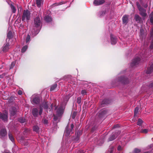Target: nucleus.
Segmentation results:
<instances>
[{"label": "nucleus", "mask_w": 153, "mask_h": 153, "mask_svg": "<svg viewBox=\"0 0 153 153\" xmlns=\"http://www.w3.org/2000/svg\"><path fill=\"white\" fill-rule=\"evenodd\" d=\"M41 24V21L40 18L39 17H36L34 20L33 27L31 29V31L33 35H36L38 33Z\"/></svg>", "instance_id": "1"}, {"label": "nucleus", "mask_w": 153, "mask_h": 153, "mask_svg": "<svg viewBox=\"0 0 153 153\" xmlns=\"http://www.w3.org/2000/svg\"><path fill=\"white\" fill-rule=\"evenodd\" d=\"M30 11L27 10H24L23 11L22 17V20L23 21H28L30 18Z\"/></svg>", "instance_id": "2"}, {"label": "nucleus", "mask_w": 153, "mask_h": 153, "mask_svg": "<svg viewBox=\"0 0 153 153\" xmlns=\"http://www.w3.org/2000/svg\"><path fill=\"white\" fill-rule=\"evenodd\" d=\"M0 118L2 119L4 121H7V112L5 111L4 113H0Z\"/></svg>", "instance_id": "3"}, {"label": "nucleus", "mask_w": 153, "mask_h": 153, "mask_svg": "<svg viewBox=\"0 0 153 153\" xmlns=\"http://www.w3.org/2000/svg\"><path fill=\"white\" fill-rule=\"evenodd\" d=\"M48 106L47 104V102H44L42 105L40 106V110L39 113V114L41 115L42 114V107L44 108L45 109L47 110L48 108Z\"/></svg>", "instance_id": "4"}, {"label": "nucleus", "mask_w": 153, "mask_h": 153, "mask_svg": "<svg viewBox=\"0 0 153 153\" xmlns=\"http://www.w3.org/2000/svg\"><path fill=\"white\" fill-rule=\"evenodd\" d=\"M139 11H140V14L143 17V19H144L147 15L146 13V10L143 8L142 9H140Z\"/></svg>", "instance_id": "5"}, {"label": "nucleus", "mask_w": 153, "mask_h": 153, "mask_svg": "<svg viewBox=\"0 0 153 153\" xmlns=\"http://www.w3.org/2000/svg\"><path fill=\"white\" fill-rule=\"evenodd\" d=\"M39 99L38 96H33V98L32 100V103L33 104H37L39 103Z\"/></svg>", "instance_id": "6"}, {"label": "nucleus", "mask_w": 153, "mask_h": 153, "mask_svg": "<svg viewBox=\"0 0 153 153\" xmlns=\"http://www.w3.org/2000/svg\"><path fill=\"white\" fill-rule=\"evenodd\" d=\"M105 2L104 0H95L93 2L96 6L99 5L103 4Z\"/></svg>", "instance_id": "7"}, {"label": "nucleus", "mask_w": 153, "mask_h": 153, "mask_svg": "<svg viewBox=\"0 0 153 153\" xmlns=\"http://www.w3.org/2000/svg\"><path fill=\"white\" fill-rule=\"evenodd\" d=\"M140 60V59L139 57L136 58L134 59L131 64L132 66H133L138 64Z\"/></svg>", "instance_id": "8"}, {"label": "nucleus", "mask_w": 153, "mask_h": 153, "mask_svg": "<svg viewBox=\"0 0 153 153\" xmlns=\"http://www.w3.org/2000/svg\"><path fill=\"white\" fill-rule=\"evenodd\" d=\"M11 117L13 116L16 114V110L15 108L13 107L11 108L10 110Z\"/></svg>", "instance_id": "9"}, {"label": "nucleus", "mask_w": 153, "mask_h": 153, "mask_svg": "<svg viewBox=\"0 0 153 153\" xmlns=\"http://www.w3.org/2000/svg\"><path fill=\"white\" fill-rule=\"evenodd\" d=\"M7 135L6 130L4 129H1L0 131V137L2 138L5 137Z\"/></svg>", "instance_id": "10"}, {"label": "nucleus", "mask_w": 153, "mask_h": 153, "mask_svg": "<svg viewBox=\"0 0 153 153\" xmlns=\"http://www.w3.org/2000/svg\"><path fill=\"white\" fill-rule=\"evenodd\" d=\"M128 16L126 15H124L122 18V21L123 24L126 25L128 22Z\"/></svg>", "instance_id": "11"}, {"label": "nucleus", "mask_w": 153, "mask_h": 153, "mask_svg": "<svg viewBox=\"0 0 153 153\" xmlns=\"http://www.w3.org/2000/svg\"><path fill=\"white\" fill-rule=\"evenodd\" d=\"M36 4L37 6L40 7L43 4L44 2V0H36Z\"/></svg>", "instance_id": "12"}, {"label": "nucleus", "mask_w": 153, "mask_h": 153, "mask_svg": "<svg viewBox=\"0 0 153 153\" xmlns=\"http://www.w3.org/2000/svg\"><path fill=\"white\" fill-rule=\"evenodd\" d=\"M110 37L111 44L113 45L115 44L117 42L116 39L114 37L113 35L112 34L111 35Z\"/></svg>", "instance_id": "13"}, {"label": "nucleus", "mask_w": 153, "mask_h": 153, "mask_svg": "<svg viewBox=\"0 0 153 153\" xmlns=\"http://www.w3.org/2000/svg\"><path fill=\"white\" fill-rule=\"evenodd\" d=\"M9 44L7 43L2 48V50L3 51L7 52L9 49Z\"/></svg>", "instance_id": "14"}, {"label": "nucleus", "mask_w": 153, "mask_h": 153, "mask_svg": "<svg viewBox=\"0 0 153 153\" xmlns=\"http://www.w3.org/2000/svg\"><path fill=\"white\" fill-rule=\"evenodd\" d=\"M38 110L36 108H33L32 111V113L34 117H36L38 115Z\"/></svg>", "instance_id": "15"}, {"label": "nucleus", "mask_w": 153, "mask_h": 153, "mask_svg": "<svg viewBox=\"0 0 153 153\" xmlns=\"http://www.w3.org/2000/svg\"><path fill=\"white\" fill-rule=\"evenodd\" d=\"M150 130L148 129H142L140 130V132L142 133L146 134Z\"/></svg>", "instance_id": "16"}, {"label": "nucleus", "mask_w": 153, "mask_h": 153, "mask_svg": "<svg viewBox=\"0 0 153 153\" xmlns=\"http://www.w3.org/2000/svg\"><path fill=\"white\" fill-rule=\"evenodd\" d=\"M116 134L113 133L109 138V141H111L114 140L117 137V135H115Z\"/></svg>", "instance_id": "17"}, {"label": "nucleus", "mask_w": 153, "mask_h": 153, "mask_svg": "<svg viewBox=\"0 0 153 153\" xmlns=\"http://www.w3.org/2000/svg\"><path fill=\"white\" fill-rule=\"evenodd\" d=\"M134 19L136 21L138 22H140L141 19V18L139 15L137 14L135 15Z\"/></svg>", "instance_id": "18"}, {"label": "nucleus", "mask_w": 153, "mask_h": 153, "mask_svg": "<svg viewBox=\"0 0 153 153\" xmlns=\"http://www.w3.org/2000/svg\"><path fill=\"white\" fill-rule=\"evenodd\" d=\"M153 71V64L151 65L149 68H148V70L146 71L147 74H149L151 73Z\"/></svg>", "instance_id": "19"}, {"label": "nucleus", "mask_w": 153, "mask_h": 153, "mask_svg": "<svg viewBox=\"0 0 153 153\" xmlns=\"http://www.w3.org/2000/svg\"><path fill=\"white\" fill-rule=\"evenodd\" d=\"M44 19L47 22H50L52 20V19L51 17L50 16H46L45 18Z\"/></svg>", "instance_id": "20"}, {"label": "nucleus", "mask_w": 153, "mask_h": 153, "mask_svg": "<svg viewBox=\"0 0 153 153\" xmlns=\"http://www.w3.org/2000/svg\"><path fill=\"white\" fill-rule=\"evenodd\" d=\"M63 110L61 108H59L57 111V115L59 116L62 115L63 113Z\"/></svg>", "instance_id": "21"}, {"label": "nucleus", "mask_w": 153, "mask_h": 153, "mask_svg": "<svg viewBox=\"0 0 153 153\" xmlns=\"http://www.w3.org/2000/svg\"><path fill=\"white\" fill-rule=\"evenodd\" d=\"M8 137L9 139L13 143L14 142V139L13 137L11 134L9 133L8 134Z\"/></svg>", "instance_id": "22"}, {"label": "nucleus", "mask_w": 153, "mask_h": 153, "mask_svg": "<svg viewBox=\"0 0 153 153\" xmlns=\"http://www.w3.org/2000/svg\"><path fill=\"white\" fill-rule=\"evenodd\" d=\"M12 33L11 31H9L7 34V37L9 39H10V38H11L12 37Z\"/></svg>", "instance_id": "23"}, {"label": "nucleus", "mask_w": 153, "mask_h": 153, "mask_svg": "<svg viewBox=\"0 0 153 153\" xmlns=\"http://www.w3.org/2000/svg\"><path fill=\"white\" fill-rule=\"evenodd\" d=\"M143 121L141 119H139L138 120V121L137 122V125L140 126H141V124L143 123Z\"/></svg>", "instance_id": "24"}, {"label": "nucleus", "mask_w": 153, "mask_h": 153, "mask_svg": "<svg viewBox=\"0 0 153 153\" xmlns=\"http://www.w3.org/2000/svg\"><path fill=\"white\" fill-rule=\"evenodd\" d=\"M27 47H28L27 46L25 45L24 46L22 49V52L23 53L25 52L27 49Z\"/></svg>", "instance_id": "25"}, {"label": "nucleus", "mask_w": 153, "mask_h": 153, "mask_svg": "<svg viewBox=\"0 0 153 153\" xmlns=\"http://www.w3.org/2000/svg\"><path fill=\"white\" fill-rule=\"evenodd\" d=\"M11 8L13 12L14 13L16 12V9L15 7L12 5H11Z\"/></svg>", "instance_id": "26"}, {"label": "nucleus", "mask_w": 153, "mask_h": 153, "mask_svg": "<svg viewBox=\"0 0 153 153\" xmlns=\"http://www.w3.org/2000/svg\"><path fill=\"white\" fill-rule=\"evenodd\" d=\"M139 108L138 107H136L135 108L134 111V116H135L137 115V114L138 113Z\"/></svg>", "instance_id": "27"}, {"label": "nucleus", "mask_w": 153, "mask_h": 153, "mask_svg": "<svg viewBox=\"0 0 153 153\" xmlns=\"http://www.w3.org/2000/svg\"><path fill=\"white\" fill-rule=\"evenodd\" d=\"M57 86L56 84H54L53 85H52L51 88L50 90L51 91L53 90L55 88H56Z\"/></svg>", "instance_id": "28"}, {"label": "nucleus", "mask_w": 153, "mask_h": 153, "mask_svg": "<svg viewBox=\"0 0 153 153\" xmlns=\"http://www.w3.org/2000/svg\"><path fill=\"white\" fill-rule=\"evenodd\" d=\"M39 127L38 126H35L33 127V130L34 131H35L36 132H38L39 130Z\"/></svg>", "instance_id": "29"}, {"label": "nucleus", "mask_w": 153, "mask_h": 153, "mask_svg": "<svg viewBox=\"0 0 153 153\" xmlns=\"http://www.w3.org/2000/svg\"><path fill=\"white\" fill-rule=\"evenodd\" d=\"M30 36L29 35H28L27 36L26 39V43H27L29 42L30 41Z\"/></svg>", "instance_id": "30"}, {"label": "nucleus", "mask_w": 153, "mask_h": 153, "mask_svg": "<svg viewBox=\"0 0 153 153\" xmlns=\"http://www.w3.org/2000/svg\"><path fill=\"white\" fill-rule=\"evenodd\" d=\"M140 152V150L138 149H135L134 150V153H138Z\"/></svg>", "instance_id": "31"}, {"label": "nucleus", "mask_w": 153, "mask_h": 153, "mask_svg": "<svg viewBox=\"0 0 153 153\" xmlns=\"http://www.w3.org/2000/svg\"><path fill=\"white\" fill-rule=\"evenodd\" d=\"M65 134L66 136H68L69 135L70 133L69 132L68 130L67 129L65 130Z\"/></svg>", "instance_id": "32"}, {"label": "nucleus", "mask_w": 153, "mask_h": 153, "mask_svg": "<svg viewBox=\"0 0 153 153\" xmlns=\"http://www.w3.org/2000/svg\"><path fill=\"white\" fill-rule=\"evenodd\" d=\"M15 65V62H12L11 63V64L10 65V69L12 68Z\"/></svg>", "instance_id": "33"}, {"label": "nucleus", "mask_w": 153, "mask_h": 153, "mask_svg": "<svg viewBox=\"0 0 153 153\" xmlns=\"http://www.w3.org/2000/svg\"><path fill=\"white\" fill-rule=\"evenodd\" d=\"M137 5L138 9H139V10L140 9H142V8H143L140 6V5L138 2L137 3Z\"/></svg>", "instance_id": "34"}, {"label": "nucleus", "mask_w": 153, "mask_h": 153, "mask_svg": "<svg viewBox=\"0 0 153 153\" xmlns=\"http://www.w3.org/2000/svg\"><path fill=\"white\" fill-rule=\"evenodd\" d=\"M19 121L21 123H24L25 122V120L22 118H20L19 119Z\"/></svg>", "instance_id": "35"}, {"label": "nucleus", "mask_w": 153, "mask_h": 153, "mask_svg": "<svg viewBox=\"0 0 153 153\" xmlns=\"http://www.w3.org/2000/svg\"><path fill=\"white\" fill-rule=\"evenodd\" d=\"M81 102V98L80 97H78L77 98V102L78 104H79Z\"/></svg>", "instance_id": "36"}, {"label": "nucleus", "mask_w": 153, "mask_h": 153, "mask_svg": "<svg viewBox=\"0 0 153 153\" xmlns=\"http://www.w3.org/2000/svg\"><path fill=\"white\" fill-rule=\"evenodd\" d=\"M86 93V91L85 90H82L81 91V94H82L84 95Z\"/></svg>", "instance_id": "37"}, {"label": "nucleus", "mask_w": 153, "mask_h": 153, "mask_svg": "<svg viewBox=\"0 0 153 153\" xmlns=\"http://www.w3.org/2000/svg\"><path fill=\"white\" fill-rule=\"evenodd\" d=\"M107 100H103L102 102V104H107V102H106V101H107Z\"/></svg>", "instance_id": "38"}, {"label": "nucleus", "mask_w": 153, "mask_h": 153, "mask_svg": "<svg viewBox=\"0 0 153 153\" xmlns=\"http://www.w3.org/2000/svg\"><path fill=\"white\" fill-rule=\"evenodd\" d=\"M123 149V148L121 146H119L117 148V150L118 151H121Z\"/></svg>", "instance_id": "39"}, {"label": "nucleus", "mask_w": 153, "mask_h": 153, "mask_svg": "<svg viewBox=\"0 0 153 153\" xmlns=\"http://www.w3.org/2000/svg\"><path fill=\"white\" fill-rule=\"evenodd\" d=\"M43 121V123L45 124H47L48 123V121L46 120H44Z\"/></svg>", "instance_id": "40"}, {"label": "nucleus", "mask_w": 153, "mask_h": 153, "mask_svg": "<svg viewBox=\"0 0 153 153\" xmlns=\"http://www.w3.org/2000/svg\"><path fill=\"white\" fill-rule=\"evenodd\" d=\"M150 18V21L151 23H152L153 22V18L149 17Z\"/></svg>", "instance_id": "41"}, {"label": "nucleus", "mask_w": 153, "mask_h": 153, "mask_svg": "<svg viewBox=\"0 0 153 153\" xmlns=\"http://www.w3.org/2000/svg\"><path fill=\"white\" fill-rule=\"evenodd\" d=\"M149 17L153 18V11L152 12L149 16Z\"/></svg>", "instance_id": "42"}, {"label": "nucleus", "mask_w": 153, "mask_h": 153, "mask_svg": "<svg viewBox=\"0 0 153 153\" xmlns=\"http://www.w3.org/2000/svg\"><path fill=\"white\" fill-rule=\"evenodd\" d=\"M18 94L19 95H21L22 94V92L21 90H19L18 91Z\"/></svg>", "instance_id": "43"}, {"label": "nucleus", "mask_w": 153, "mask_h": 153, "mask_svg": "<svg viewBox=\"0 0 153 153\" xmlns=\"http://www.w3.org/2000/svg\"><path fill=\"white\" fill-rule=\"evenodd\" d=\"M150 48L151 49L153 48V42L151 43L150 46Z\"/></svg>", "instance_id": "44"}, {"label": "nucleus", "mask_w": 153, "mask_h": 153, "mask_svg": "<svg viewBox=\"0 0 153 153\" xmlns=\"http://www.w3.org/2000/svg\"><path fill=\"white\" fill-rule=\"evenodd\" d=\"M75 114L74 113L72 114V118L73 119H74L75 118Z\"/></svg>", "instance_id": "45"}, {"label": "nucleus", "mask_w": 153, "mask_h": 153, "mask_svg": "<svg viewBox=\"0 0 153 153\" xmlns=\"http://www.w3.org/2000/svg\"><path fill=\"white\" fill-rule=\"evenodd\" d=\"M74 125L73 124H72L71 125V129H72L74 128Z\"/></svg>", "instance_id": "46"}, {"label": "nucleus", "mask_w": 153, "mask_h": 153, "mask_svg": "<svg viewBox=\"0 0 153 153\" xmlns=\"http://www.w3.org/2000/svg\"><path fill=\"white\" fill-rule=\"evenodd\" d=\"M147 7H148V5L147 4H145L144 6V7L145 8H146Z\"/></svg>", "instance_id": "47"}, {"label": "nucleus", "mask_w": 153, "mask_h": 153, "mask_svg": "<svg viewBox=\"0 0 153 153\" xmlns=\"http://www.w3.org/2000/svg\"><path fill=\"white\" fill-rule=\"evenodd\" d=\"M119 126V125L117 124L115 126H114V128H116V127H118Z\"/></svg>", "instance_id": "48"}, {"label": "nucleus", "mask_w": 153, "mask_h": 153, "mask_svg": "<svg viewBox=\"0 0 153 153\" xmlns=\"http://www.w3.org/2000/svg\"><path fill=\"white\" fill-rule=\"evenodd\" d=\"M104 14H105L104 12H102V13L101 14H100V16H102Z\"/></svg>", "instance_id": "49"}, {"label": "nucleus", "mask_w": 153, "mask_h": 153, "mask_svg": "<svg viewBox=\"0 0 153 153\" xmlns=\"http://www.w3.org/2000/svg\"><path fill=\"white\" fill-rule=\"evenodd\" d=\"M54 119L55 120H56V117L55 116L54 117Z\"/></svg>", "instance_id": "50"}, {"label": "nucleus", "mask_w": 153, "mask_h": 153, "mask_svg": "<svg viewBox=\"0 0 153 153\" xmlns=\"http://www.w3.org/2000/svg\"><path fill=\"white\" fill-rule=\"evenodd\" d=\"M120 133V131H119L117 133V134H119Z\"/></svg>", "instance_id": "51"}, {"label": "nucleus", "mask_w": 153, "mask_h": 153, "mask_svg": "<svg viewBox=\"0 0 153 153\" xmlns=\"http://www.w3.org/2000/svg\"><path fill=\"white\" fill-rule=\"evenodd\" d=\"M10 153L9 152H6V153Z\"/></svg>", "instance_id": "52"}, {"label": "nucleus", "mask_w": 153, "mask_h": 153, "mask_svg": "<svg viewBox=\"0 0 153 153\" xmlns=\"http://www.w3.org/2000/svg\"><path fill=\"white\" fill-rule=\"evenodd\" d=\"M56 4V5H58L57 4Z\"/></svg>", "instance_id": "53"}, {"label": "nucleus", "mask_w": 153, "mask_h": 153, "mask_svg": "<svg viewBox=\"0 0 153 153\" xmlns=\"http://www.w3.org/2000/svg\"><path fill=\"white\" fill-rule=\"evenodd\" d=\"M146 153V152H145V153Z\"/></svg>", "instance_id": "54"}]
</instances>
